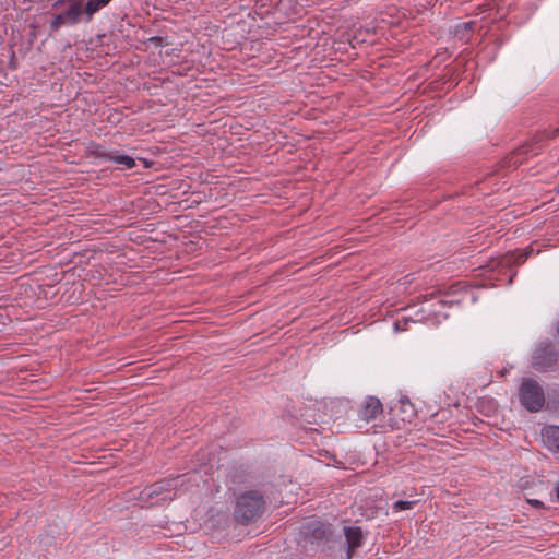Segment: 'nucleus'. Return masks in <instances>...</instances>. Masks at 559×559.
I'll list each match as a JSON object with an SVG mask.
<instances>
[{
  "label": "nucleus",
  "instance_id": "1",
  "mask_svg": "<svg viewBox=\"0 0 559 559\" xmlns=\"http://www.w3.org/2000/svg\"><path fill=\"white\" fill-rule=\"evenodd\" d=\"M266 510V497L259 489L241 492L235 502L234 519L241 525L255 523Z\"/></svg>",
  "mask_w": 559,
  "mask_h": 559
},
{
  "label": "nucleus",
  "instance_id": "2",
  "mask_svg": "<svg viewBox=\"0 0 559 559\" xmlns=\"http://www.w3.org/2000/svg\"><path fill=\"white\" fill-rule=\"evenodd\" d=\"M519 399L522 406L528 412L535 413L545 404L543 388L533 379H525L519 390Z\"/></svg>",
  "mask_w": 559,
  "mask_h": 559
},
{
  "label": "nucleus",
  "instance_id": "3",
  "mask_svg": "<svg viewBox=\"0 0 559 559\" xmlns=\"http://www.w3.org/2000/svg\"><path fill=\"white\" fill-rule=\"evenodd\" d=\"M176 480L175 478L162 479L146 486L140 493V501L151 506L162 501H171L175 498V493L170 495V492L177 487Z\"/></svg>",
  "mask_w": 559,
  "mask_h": 559
},
{
  "label": "nucleus",
  "instance_id": "4",
  "mask_svg": "<svg viewBox=\"0 0 559 559\" xmlns=\"http://www.w3.org/2000/svg\"><path fill=\"white\" fill-rule=\"evenodd\" d=\"M85 5L81 3V1H73L70 5L56 14L50 22V29L57 32L60 27L64 25H75L80 22L81 16L85 14Z\"/></svg>",
  "mask_w": 559,
  "mask_h": 559
},
{
  "label": "nucleus",
  "instance_id": "5",
  "mask_svg": "<svg viewBox=\"0 0 559 559\" xmlns=\"http://www.w3.org/2000/svg\"><path fill=\"white\" fill-rule=\"evenodd\" d=\"M557 360L558 353L555 345L551 343H543L534 352L533 367L538 371L545 372L552 369Z\"/></svg>",
  "mask_w": 559,
  "mask_h": 559
},
{
  "label": "nucleus",
  "instance_id": "6",
  "mask_svg": "<svg viewBox=\"0 0 559 559\" xmlns=\"http://www.w3.org/2000/svg\"><path fill=\"white\" fill-rule=\"evenodd\" d=\"M301 535L306 543L320 544L329 539L331 530L323 522L312 520L302 525Z\"/></svg>",
  "mask_w": 559,
  "mask_h": 559
},
{
  "label": "nucleus",
  "instance_id": "7",
  "mask_svg": "<svg viewBox=\"0 0 559 559\" xmlns=\"http://www.w3.org/2000/svg\"><path fill=\"white\" fill-rule=\"evenodd\" d=\"M383 412L382 403L374 396H368L362 404L359 416L362 420L369 423Z\"/></svg>",
  "mask_w": 559,
  "mask_h": 559
},
{
  "label": "nucleus",
  "instance_id": "8",
  "mask_svg": "<svg viewBox=\"0 0 559 559\" xmlns=\"http://www.w3.org/2000/svg\"><path fill=\"white\" fill-rule=\"evenodd\" d=\"M344 535L348 545L347 559H352L355 549L361 546L362 531L358 526H346Z\"/></svg>",
  "mask_w": 559,
  "mask_h": 559
},
{
  "label": "nucleus",
  "instance_id": "9",
  "mask_svg": "<svg viewBox=\"0 0 559 559\" xmlns=\"http://www.w3.org/2000/svg\"><path fill=\"white\" fill-rule=\"evenodd\" d=\"M98 158H103L106 160H111L118 165H121L123 169H131L135 166V159L129 155L120 154L118 151L111 152H99L97 153Z\"/></svg>",
  "mask_w": 559,
  "mask_h": 559
},
{
  "label": "nucleus",
  "instance_id": "10",
  "mask_svg": "<svg viewBox=\"0 0 559 559\" xmlns=\"http://www.w3.org/2000/svg\"><path fill=\"white\" fill-rule=\"evenodd\" d=\"M544 445L552 452H559V426H547L542 430Z\"/></svg>",
  "mask_w": 559,
  "mask_h": 559
},
{
  "label": "nucleus",
  "instance_id": "11",
  "mask_svg": "<svg viewBox=\"0 0 559 559\" xmlns=\"http://www.w3.org/2000/svg\"><path fill=\"white\" fill-rule=\"evenodd\" d=\"M111 0H87L85 3V16L86 21L90 22L93 15L98 12L102 8L106 7Z\"/></svg>",
  "mask_w": 559,
  "mask_h": 559
},
{
  "label": "nucleus",
  "instance_id": "12",
  "mask_svg": "<svg viewBox=\"0 0 559 559\" xmlns=\"http://www.w3.org/2000/svg\"><path fill=\"white\" fill-rule=\"evenodd\" d=\"M414 504H415V501L399 500L393 503L392 509L394 512H400L403 510L412 509Z\"/></svg>",
  "mask_w": 559,
  "mask_h": 559
},
{
  "label": "nucleus",
  "instance_id": "13",
  "mask_svg": "<svg viewBox=\"0 0 559 559\" xmlns=\"http://www.w3.org/2000/svg\"><path fill=\"white\" fill-rule=\"evenodd\" d=\"M533 151L532 150V145H524L522 147H519L516 151H514L513 153V156H512V159H514L512 163L513 164H518V163H521L522 160L518 159L519 156L521 155H524V154H527L528 152Z\"/></svg>",
  "mask_w": 559,
  "mask_h": 559
},
{
  "label": "nucleus",
  "instance_id": "14",
  "mask_svg": "<svg viewBox=\"0 0 559 559\" xmlns=\"http://www.w3.org/2000/svg\"><path fill=\"white\" fill-rule=\"evenodd\" d=\"M526 501L534 508L536 509H547V507L544 504V502H542L540 500H537V499H526Z\"/></svg>",
  "mask_w": 559,
  "mask_h": 559
},
{
  "label": "nucleus",
  "instance_id": "15",
  "mask_svg": "<svg viewBox=\"0 0 559 559\" xmlns=\"http://www.w3.org/2000/svg\"><path fill=\"white\" fill-rule=\"evenodd\" d=\"M527 255H528V253H520V254L516 255L514 262L518 263V264L524 263L525 260L527 259Z\"/></svg>",
  "mask_w": 559,
  "mask_h": 559
},
{
  "label": "nucleus",
  "instance_id": "16",
  "mask_svg": "<svg viewBox=\"0 0 559 559\" xmlns=\"http://www.w3.org/2000/svg\"><path fill=\"white\" fill-rule=\"evenodd\" d=\"M400 404H401V407H402V408H404V407H406V406L412 407V405H411V403H409V401H408L407 399H401V400H400Z\"/></svg>",
  "mask_w": 559,
  "mask_h": 559
},
{
  "label": "nucleus",
  "instance_id": "17",
  "mask_svg": "<svg viewBox=\"0 0 559 559\" xmlns=\"http://www.w3.org/2000/svg\"><path fill=\"white\" fill-rule=\"evenodd\" d=\"M556 136H559V128H557L552 131L551 138H556Z\"/></svg>",
  "mask_w": 559,
  "mask_h": 559
},
{
  "label": "nucleus",
  "instance_id": "18",
  "mask_svg": "<svg viewBox=\"0 0 559 559\" xmlns=\"http://www.w3.org/2000/svg\"><path fill=\"white\" fill-rule=\"evenodd\" d=\"M556 136H559V128H557L552 131L551 138H556Z\"/></svg>",
  "mask_w": 559,
  "mask_h": 559
},
{
  "label": "nucleus",
  "instance_id": "19",
  "mask_svg": "<svg viewBox=\"0 0 559 559\" xmlns=\"http://www.w3.org/2000/svg\"><path fill=\"white\" fill-rule=\"evenodd\" d=\"M462 26L465 28V29H471L472 27V23H463Z\"/></svg>",
  "mask_w": 559,
  "mask_h": 559
},
{
  "label": "nucleus",
  "instance_id": "20",
  "mask_svg": "<svg viewBox=\"0 0 559 559\" xmlns=\"http://www.w3.org/2000/svg\"><path fill=\"white\" fill-rule=\"evenodd\" d=\"M412 416H413V409H411V413H409V415L407 416V418H406V417H403V418H402V421L411 420V417H412Z\"/></svg>",
  "mask_w": 559,
  "mask_h": 559
},
{
  "label": "nucleus",
  "instance_id": "21",
  "mask_svg": "<svg viewBox=\"0 0 559 559\" xmlns=\"http://www.w3.org/2000/svg\"><path fill=\"white\" fill-rule=\"evenodd\" d=\"M556 496H557V499L559 500V485L556 487Z\"/></svg>",
  "mask_w": 559,
  "mask_h": 559
},
{
  "label": "nucleus",
  "instance_id": "22",
  "mask_svg": "<svg viewBox=\"0 0 559 559\" xmlns=\"http://www.w3.org/2000/svg\"><path fill=\"white\" fill-rule=\"evenodd\" d=\"M64 0H60L58 2L55 3V7L59 5V4H62Z\"/></svg>",
  "mask_w": 559,
  "mask_h": 559
},
{
  "label": "nucleus",
  "instance_id": "23",
  "mask_svg": "<svg viewBox=\"0 0 559 559\" xmlns=\"http://www.w3.org/2000/svg\"><path fill=\"white\" fill-rule=\"evenodd\" d=\"M557 332L559 334V321H558V324H557Z\"/></svg>",
  "mask_w": 559,
  "mask_h": 559
}]
</instances>
